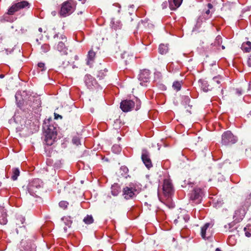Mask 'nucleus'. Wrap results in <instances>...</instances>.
<instances>
[{
  "label": "nucleus",
  "mask_w": 251,
  "mask_h": 251,
  "mask_svg": "<svg viewBox=\"0 0 251 251\" xmlns=\"http://www.w3.org/2000/svg\"><path fill=\"white\" fill-rule=\"evenodd\" d=\"M52 122V118L50 117L45 119L43 125V128L45 133L44 144L47 146H51L53 144L59 129L57 125L53 124Z\"/></svg>",
  "instance_id": "obj_1"
},
{
  "label": "nucleus",
  "mask_w": 251,
  "mask_h": 251,
  "mask_svg": "<svg viewBox=\"0 0 251 251\" xmlns=\"http://www.w3.org/2000/svg\"><path fill=\"white\" fill-rule=\"evenodd\" d=\"M251 203V201L250 199H246L242 202L241 205L235 211L233 215V219L235 222L239 223L243 219Z\"/></svg>",
  "instance_id": "obj_2"
},
{
  "label": "nucleus",
  "mask_w": 251,
  "mask_h": 251,
  "mask_svg": "<svg viewBox=\"0 0 251 251\" xmlns=\"http://www.w3.org/2000/svg\"><path fill=\"white\" fill-rule=\"evenodd\" d=\"M64 210L65 211V214L66 216L64 218V223L69 228H70L72 224V219L75 214V208L73 206V202L71 201L70 203L67 201H64Z\"/></svg>",
  "instance_id": "obj_3"
},
{
  "label": "nucleus",
  "mask_w": 251,
  "mask_h": 251,
  "mask_svg": "<svg viewBox=\"0 0 251 251\" xmlns=\"http://www.w3.org/2000/svg\"><path fill=\"white\" fill-rule=\"evenodd\" d=\"M65 42L66 44H64V59L68 63L71 64L77 60L78 57L72 50L73 48V43H70V42H67V40Z\"/></svg>",
  "instance_id": "obj_4"
},
{
  "label": "nucleus",
  "mask_w": 251,
  "mask_h": 251,
  "mask_svg": "<svg viewBox=\"0 0 251 251\" xmlns=\"http://www.w3.org/2000/svg\"><path fill=\"white\" fill-rule=\"evenodd\" d=\"M30 4L26 0L16 1L12 3L11 6L8 9V14H14L21 9L29 8Z\"/></svg>",
  "instance_id": "obj_5"
},
{
  "label": "nucleus",
  "mask_w": 251,
  "mask_h": 251,
  "mask_svg": "<svg viewBox=\"0 0 251 251\" xmlns=\"http://www.w3.org/2000/svg\"><path fill=\"white\" fill-rule=\"evenodd\" d=\"M43 185L42 181L39 178H35L29 182L27 190L29 194L32 196H36L38 190Z\"/></svg>",
  "instance_id": "obj_6"
},
{
  "label": "nucleus",
  "mask_w": 251,
  "mask_h": 251,
  "mask_svg": "<svg viewBox=\"0 0 251 251\" xmlns=\"http://www.w3.org/2000/svg\"><path fill=\"white\" fill-rule=\"evenodd\" d=\"M236 137L230 131L225 132L222 135L221 143L224 146H229L236 143Z\"/></svg>",
  "instance_id": "obj_7"
},
{
  "label": "nucleus",
  "mask_w": 251,
  "mask_h": 251,
  "mask_svg": "<svg viewBox=\"0 0 251 251\" xmlns=\"http://www.w3.org/2000/svg\"><path fill=\"white\" fill-rule=\"evenodd\" d=\"M76 2L73 0H69L64 2V17L73 13L76 8Z\"/></svg>",
  "instance_id": "obj_8"
},
{
  "label": "nucleus",
  "mask_w": 251,
  "mask_h": 251,
  "mask_svg": "<svg viewBox=\"0 0 251 251\" xmlns=\"http://www.w3.org/2000/svg\"><path fill=\"white\" fill-rule=\"evenodd\" d=\"M203 192L200 188H195L194 189L190 196V199L196 203H199L201 202Z\"/></svg>",
  "instance_id": "obj_9"
},
{
  "label": "nucleus",
  "mask_w": 251,
  "mask_h": 251,
  "mask_svg": "<svg viewBox=\"0 0 251 251\" xmlns=\"http://www.w3.org/2000/svg\"><path fill=\"white\" fill-rule=\"evenodd\" d=\"M164 195L166 197H170L173 192V186L170 179H165L163 185Z\"/></svg>",
  "instance_id": "obj_10"
},
{
  "label": "nucleus",
  "mask_w": 251,
  "mask_h": 251,
  "mask_svg": "<svg viewBox=\"0 0 251 251\" xmlns=\"http://www.w3.org/2000/svg\"><path fill=\"white\" fill-rule=\"evenodd\" d=\"M132 185V184H130L128 186H126L123 189V196L126 200L132 199L135 196V192L136 191V189Z\"/></svg>",
  "instance_id": "obj_11"
},
{
  "label": "nucleus",
  "mask_w": 251,
  "mask_h": 251,
  "mask_svg": "<svg viewBox=\"0 0 251 251\" xmlns=\"http://www.w3.org/2000/svg\"><path fill=\"white\" fill-rule=\"evenodd\" d=\"M141 159L148 169H150L152 167L151 160L150 158V153L147 150H143L142 151Z\"/></svg>",
  "instance_id": "obj_12"
},
{
  "label": "nucleus",
  "mask_w": 251,
  "mask_h": 251,
  "mask_svg": "<svg viewBox=\"0 0 251 251\" xmlns=\"http://www.w3.org/2000/svg\"><path fill=\"white\" fill-rule=\"evenodd\" d=\"M135 106V101L131 100H124L120 103V108L123 112H127L132 110Z\"/></svg>",
  "instance_id": "obj_13"
},
{
  "label": "nucleus",
  "mask_w": 251,
  "mask_h": 251,
  "mask_svg": "<svg viewBox=\"0 0 251 251\" xmlns=\"http://www.w3.org/2000/svg\"><path fill=\"white\" fill-rule=\"evenodd\" d=\"M221 83V77L218 75L214 77L211 79L208 85L207 89H205V91H211L214 88H219Z\"/></svg>",
  "instance_id": "obj_14"
},
{
  "label": "nucleus",
  "mask_w": 251,
  "mask_h": 251,
  "mask_svg": "<svg viewBox=\"0 0 251 251\" xmlns=\"http://www.w3.org/2000/svg\"><path fill=\"white\" fill-rule=\"evenodd\" d=\"M150 73L149 70H144L139 75L140 84L142 86H146V83L149 81Z\"/></svg>",
  "instance_id": "obj_15"
},
{
  "label": "nucleus",
  "mask_w": 251,
  "mask_h": 251,
  "mask_svg": "<svg viewBox=\"0 0 251 251\" xmlns=\"http://www.w3.org/2000/svg\"><path fill=\"white\" fill-rule=\"evenodd\" d=\"M86 85L89 89H93V87L97 84L96 80L90 75H86L85 77Z\"/></svg>",
  "instance_id": "obj_16"
},
{
  "label": "nucleus",
  "mask_w": 251,
  "mask_h": 251,
  "mask_svg": "<svg viewBox=\"0 0 251 251\" xmlns=\"http://www.w3.org/2000/svg\"><path fill=\"white\" fill-rule=\"evenodd\" d=\"M96 53L92 50L89 51L87 54V58L86 60V64L91 66L94 62Z\"/></svg>",
  "instance_id": "obj_17"
},
{
  "label": "nucleus",
  "mask_w": 251,
  "mask_h": 251,
  "mask_svg": "<svg viewBox=\"0 0 251 251\" xmlns=\"http://www.w3.org/2000/svg\"><path fill=\"white\" fill-rule=\"evenodd\" d=\"M183 0H168L169 7L172 10H175L181 4Z\"/></svg>",
  "instance_id": "obj_18"
},
{
  "label": "nucleus",
  "mask_w": 251,
  "mask_h": 251,
  "mask_svg": "<svg viewBox=\"0 0 251 251\" xmlns=\"http://www.w3.org/2000/svg\"><path fill=\"white\" fill-rule=\"evenodd\" d=\"M73 185H67L64 187V193L66 196H68L69 198L70 196H73L74 195V191H73Z\"/></svg>",
  "instance_id": "obj_19"
},
{
  "label": "nucleus",
  "mask_w": 251,
  "mask_h": 251,
  "mask_svg": "<svg viewBox=\"0 0 251 251\" xmlns=\"http://www.w3.org/2000/svg\"><path fill=\"white\" fill-rule=\"evenodd\" d=\"M122 58L124 60L125 63L127 65L132 61L133 57L132 55H130L128 52H125L123 54H122Z\"/></svg>",
  "instance_id": "obj_20"
},
{
  "label": "nucleus",
  "mask_w": 251,
  "mask_h": 251,
  "mask_svg": "<svg viewBox=\"0 0 251 251\" xmlns=\"http://www.w3.org/2000/svg\"><path fill=\"white\" fill-rule=\"evenodd\" d=\"M241 49L245 52H249L251 50V42L250 41L244 42L243 43Z\"/></svg>",
  "instance_id": "obj_21"
},
{
  "label": "nucleus",
  "mask_w": 251,
  "mask_h": 251,
  "mask_svg": "<svg viewBox=\"0 0 251 251\" xmlns=\"http://www.w3.org/2000/svg\"><path fill=\"white\" fill-rule=\"evenodd\" d=\"M7 220L6 218V214L4 209H2L0 212V224L1 225H5Z\"/></svg>",
  "instance_id": "obj_22"
},
{
  "label": "nucleus",
  "mask_w": 251,
  "mask_h": 251,
  "mask_svg": "<svg viewBox=\"0 0 251 251\" xmlns=\"http://www.w3.org/2000/svg\"><path fill=\"white\" fill-rule=\"evenodd\" d=\"M168 45L161 44L159 45L158 48L159 52L161 54H166L168 51Z\"/></svg>",
  "instance_id": "obj_23"
},
{
  "label": "nucleus",
  "mask_w": 251,
  "mask_h": 251,
  "mask_svg": "<svg viewBox=\"0 0 251 251\" xmlns=\"http://www.w3.org/2000/svg\"><path fill=\"white\" fill-rule=\"evenodd\" d=\"M13 15V14H8V11L6 13H5L3 15V19H4V22H10V23L13 22L16 19V18H14L13 17L10 16L11 15Z\"/></svg>",
  "instance_id": "obj_24"
},
{
  "label": "nucleus",
  "mask_w": 251,
  "mask_h": 251,
  "mask_svg": "<svg viewBox=\"0 0 251 251\" xmlns=\"http://www.w3.org/2000/svg\"><path fill=\"white\" fill-rule=\"evenodd\" d=\"M210 224L209 223H206L201 228V236L202 238L204 239L206 238V231L208 227H209Z\"/></svg>",
  "instance_id": "obj_25"
},
{
  "label": "nucleus",
  "mask_w": 251,
  "mask_h": 251,
  "mask_svg": "<svg viewBox=\"0 0 251 251\" xmlns=\"http://www.w3.org/2000/svg\"><path fill=\"white\" fill-rule=\"evenodd\" d=\"M244 230L245 231V235L248 237H251V225L248 224L244 227Z\"/></svg>",
  "instance_id": "obj_26"
},
{
  "label": "nucleus",
  "mask_w": 251,
  "mask_h": 251,
  "mask_svg": "<svg viewBox=\"0 0 251 251\" xmlns=\"http://www.w3.org/2000/svg\"><path fill=\"white\" fill-rule=\"evenodd\" d=\"M19 175H20V171H19V169L15 168L13 170L12 176H11V178L13 180H17L18 176H19Z\"/></svg>",
  "instance_id": "obj_27"
},
{
  "label": "nucleus",
  "mask_w": 251,
  "mask_h": 251,
  "mask_svg": "<svg viewBox=\"0 0 251 251\" xmlns=\"http://www.w3.org/2000/svg\"><path fill=\"white\" fill-rule=\"evenodd\" d=\"M83 222L87 225L92 224L94 222V219L91 215H87L83 219Z\"/></svg>",
  "instance_id": "obj_28"
},
{
  "label": "nucleus",
  "mask_w": 251,
  "mask_h": 251,
  "mask_svg": "<svg viewBox=\"0 0 251 251\" xmlns=\"http://www.w3.org/2000/svg\"><path fill=\"white\" fill-rule=\"evenodd\" d=\"M25 251H36L35 245L33 243H30L29 245H27L25 249Z\"/></svg>",
  "instance_id": "obj_29"
},
{
  "label": "nucleus",
  "mask_w": 251,
  "mask_h": 251,
  "mask_svg": "<svg viewBox=\"0 0 251 251\" xmlns=\"http://www.w3.org/2000/svg\"><path fill=\"white\" fill-rule=\"evenodd\" d=\"M173 87L175 90H176L177 91L180 90L181 87V82L178 81H175L173 83Z\"/></svg>",
  "instance_id": "obj_30"
},
{
  "label": "nucleus",
  "mask_w": 251,
  "mask_h": 251,
  "mask_svg": "<svg viewBox=\"0 0 251 251\" xmlns=\"http://www.w3.org/2000/svg\"><path fill=\"white\" fill-rule=\"evenodd\" d=\"M50 50V46L48 44H44L41 47V52L46 53Z\"/></svg>",
  "instance_id": "obj_31"
},
{
  "label": "nucleus",
  "mask_w": 251,
  "mask_h": 251,
  "mask_svg": "<svg viewBox=\"0 0 251 251\" xmlns=\"http://www.w3.org/2000/svg\"><path fill=\"white\" fill-rule=\"evenodd\" d=\"M72 142L74 145H75L76 146H78L79 144H80V139L79 137L74 136L72 139Z\"/></svg>",
  "instance_id": "obj_32"
},
{
  "label": "nucleus",
  "mask_w": 251,
  "mask_h": 251,
  "mask_svg": "<svg viewBox=\"0 0 251 251\" xmlns=\"http://www.w3.org/2000/svg\"><path fill=\"white\" fill-rule=\"evenodd\" d=\"M141 104V102L140 100L137 98H136V101L135 102V106H136L135 110L137 111L140 108Z\"/></svg>",
  "instance_id": "obj_33"
},
{
  "label": "nucleus",
  "mask_w": 251,
  "mask_h": 251,
  "mask_svg": "<svg viewBox=\"0 0 251 251\" xmlns=\"http://www.w3.org/2000/svg\"><path fill=\"white\" fill-rule=\"evenodd\" d=\"M105 76V75L102 70L97 72V77L99 79H102Z\"/></svg>",
  "instance_id": "obj_34"
},
{
  "label": "nucleus",
  "mask_w": 251,
  "mask_h": 251,
  "mask_svg": "<svg viewBox=\"0 0 251 251\" xmlns=\"http://www.w3.org/2000/svg\"><path fill=\"white\" fill-rule=\"evenodd\" d=\"M119 192V190L117 188L114 186L112 187L111 193L112 195L116 196L118 195Z\"/></svg>",
  "instance_id": "obj_35"
},
{
  "label": "nucleus",
  "mask_w": 251,
  "mask_h": 251,
  "mask_svg": "<svg viewBox=\"0 0 251 251\" xmlns=\"http://www.w3.org/2000/svg\"><path fill=\"white\" fill-rule=\"evenodd\" d=\"M55 49L59 52H61L63 50V42H59L55 47Z\"/></svg>",
  "instance_id": "obj_36"
},
{
  "label": "nucleus",
  "mask_w": 251,
  "mask_h": 251,
  "mask_svg": "<svg viewBox=\"0 0 251 251\" xmlns=\"http://www.w3.org/2000/svg\"><path fill=\"white\" fill-rule=\"evenodd\" d=\"M222 42V38L221 36L218 35L216 37L215 39V44L217 45H220Z\"/></svg>",
  "instance_id": "obj_37"
},
{
  "label": "nucleus",
  "mask_w": 251,
  "mask_h": 251,
  "mask_svg": "<svg viewBox=\"0 0 251 251\" xmlns=\"http://www.w3.org/2000/svg\"><path fill=\"white\" fill-rule=\"evenodd\" d=\"M45 64L42 62H40L38 64V67L42 68V70H41L42 71L46 70V68H45Z\"/></svg>",
  "instance_id": "obj_38"
},
{
  "label": "nucleus",
  "mask_w": 251,
  "mask_h": 251,
  "mask_svg": "<svg viewBox=\"0 0 251 251\" xmlns=\"http://www.w3.org/2000/svg\"><path fill=\"white\" fill-rule=\"evenodd\" d=\"M54 119H55V120H57L59 118L61 119L62 118V117L61 115H59L56 113H54Z\"/></svg>",
  "instance_id": "obj_39"
},
{
  "label": "nucleus",
  "mask_w": 251,
  "mask_h": 251,
  "mask_svg": "<svg viewBox=\"0 0 251 251\" xmlns=\"http://www.w3.org/2000/svg\"><path fill=\"white\" fill-rule=\"evenodd\" d=\"M183 100H184L185 102L187 103L190 101V99L188 96H184L183 98Z\"/></svg>",
  "instance_id": "obj_40"
},
{
  "label": "nucleus",
  "mask_w": 251,
  "mask_h": 251,
  "mask_svg": "<svg viewBox=\"0 0 251 251\" xmlns=\"http://www.w3.org/2000/svg\"><path fill=\"white\" fill-rule=\"evenodd\" d=\"M167 6H168V2L167 1L164 2L162 4V9L166 8L167 7Z\"/></svg>",
  "instance_id": "obj_41"
},
{
  "label": "nucleus",
  "mask_w": 251,
  "mask_h": 251,
  "mask_svg": "<svg viewBox=\"0 0 251 251\" xmlns=\"http://www.w3.org/2000/svg\"><path fill=\"white\" fill-rule=\"evenodd\" d=\"M181 221V218L180 216H178L177 219H175L174 221L175 223H176V224L178 223L179 222H180Z\"/></svg>",
  "instance_id": "obj_42"
},
{
  "label": "nucleus",
  "mask_w": 251,
  "mask_h": 251,
  "mask_svg": "<svg viewBox=\"0 0 251 251\" xmlns=\"http://www.w3.org/2000/svg\"><path fill=\"white\" fill-rule=\"evenodd\" d=\"M248 64L249 67H251V53L248 60Z\"/></svg>",
  "instance_id": "obj_43"
},
{
  "label": "nucleus",
  "mask_w": 251,
  "mask_h": 251,
  "mask_svg": "<svg viewBox=\"0 0 251 251\" xmlns=\"http://www.w3.org/2000/svg\"><path fill=\"white\" fill-rule=\"evenodd\" d=\"M233 226V225L232 223H230V224H227V225H225V228L228 227L229 228H230L231 227H232Z\"/></svg>",
  "instance_id": "obj_44"
},
{
  "label": "nucleus",
  "mask_w": 251,
  "mask_h": 251,
  "mask_svg": "<svg viewBox=\"0 0 251 251\" xmlns=\"http://www.w3.org/2000/svg\"><path fill=\"white\" fill-rule=\"evenodd\" d=\"M236 93L238 95H240L242 94V90H239L238 89H236Z\"/></svg>",
  "instance_id": "obj_45"
},
{
  "label": "nucleus",
  "mask_w": 251,
  "mask_h": 251,
  "mask_svg": "<svg viewBox=\"0 0 251 251\" xmlns=\"http://www.w3.org/2000/svg\"><path fill=\"white\" fill-rule=\"evenodd\" d=\"M61 6V7H60V12H59V14L60 15V16H62V15H63L62 14V10H63V3L61 4L60 5Z\"/></svg>",
  "instance_id": "obj_46"
},
{
  "label": "nucleus",
  "mask_w": 251,
  "mask_h": 251,
  "mask_svg": "<svg viewBox=\"0 0 251 251\" xmlns=\"http://www.w3.org/2000/svg\"><path fill=\"white\" fill-rule=\"evenodd\" d=\"M19 220L22 224H23L25 221V219L24 217H20Z\"/></svg>",
  "instance_id": "obj_47"
},
{
  "label": "nucleus",
  "mask_w": 251,
  "mask_h": 251,
  "mask_svg": "<svg viewBox=\"0 0 251 251\" xmlns=\"http://www.w3.org/2000/svg\"><path fill=\"white\" fill-rule=\"evenodd\" d=\"M207 7L208 8V9H212L213 8V5L211 3H208L207 4Z\"/></svg>",
  "instance_id": "obj_48"
},
{
  "label": "nucleus",
  "mask_w": 251,
  "mask_h": 251,
  "mask_svg": "<svg viewBox=\"0 0 251 251\" xmlns=\"http://www.w3.org/2000/svg\"><path fill=\"white\" fill-rule=\"evenodd\" d=\"M19 96H20V94L18 92L16 93V95H15V99H16V101L18 100Z\"/></svg>",
  "instance_id": "obj_49"
},
{
  "label": "nucleus",
  "mask_w": 251,
  "mask_h": 251,
  "mask_svg": "<svg viewBox=\"0 0 251 251\" xmlns=\"http://www.w3.org/2000/svg\"><path fill=\"white\" fill-rule=\"evenodd\" d=\"M0 23H4V19H3V16L1 17H0Z\"/></svg>",
  "instance_id": "obj_50"
},
{
  "label": "nucleus",
  "mask_w": 251,
  "mask_h": 251,
  "mask_svg": "<svg viewBox=\"0 0 251 251\" xmlns=\"http://www.w3.org/2000/svg\"><path fill=\"white\" fill-rule=\"evenodd\" d=\"M56 14V12L55 11H53L51 12V15L53 16H55Z\"/></svg>",
  "instance_id": "obj_51"
},
{
  "label": "nucleus",
  "mask_w": 251,
  "mask_h": 251,
  "mask_svg": "<svg viewBox=\"0 0 251 251\" xmlns=\"http://www.w3.org/2000/svg\"><path fill=\"white\" fill-rule=\"evenodd\" d=\"M59 205L60 207H63V201H60V202L59 203Z\"/></svg>",
  "instance_id": "obj_52"
},
{
  "label": "nucleus",
  "mask_w": 251,
  "mask_h": 251,
  "mask_svg": "<svg viewBox=\"0 0 251 251\" xmlns=\"http://www.w3.org/2000/svg\"><path fill=\"white\" fill-rule=\"evenodd\" d=\"M181 217H182V218H183L184 219L185 222L187 221V219H188L187 216H186V217H184L183 216H181Z\"/></svg>",
  "instance_id": "obj_53"
},
{
  "label": "nucleus",
  "mask_w": 251,
  "mask_h": 251,
  "mask_svg": "<svg viewBox=\"0 0 251 251\" xmlns=\"http://www.w3.org/2000/svg\"><path fill=\"white\" fill-rule=\"evenodd\" d=\"M205 13L208 15L210 13V9H208L207 10H206Z\"/></svg>",
  "instance_id": "obj_54"
},
{
  "label": "nucleus",
  "mask_w": 251,
  "mask_h": 251,
  "mask_svg": "<svg viewBox=\"0 0 251 251\" xmlns=\"http://www.w3.org/2000/svg\"><path fill=\"white\" fill-rule=\"evenodd\" d=\"M38 30L39 32H42V28L41 27L39 28Z\"/></svg>",
  "instance_id": "obj_55"
},
{
  "label": "nucleus",
  "mask_w": 251,
  "mask_h": 251,
  "mask_svg": "<svg viewBox=\"0 0 251 251\" xmlns=\"http://www.w3.org/2000/svg\"><path fill=\"white\" fill-rule=\"evenodd\" d=\"M215 251H222L218 248H216Z\"/></svg>",
  "instance_id": "obj_56"
},
{
  "label": "nucleus",
  "mask_w": 251,
  "mask_h": 251,
  "mask_svg": "<svg viewBox=\"0 0 251 251\" xmlns=\"http://www.w3.org/2000/svg\"><path fill=\"white\" fill-rule=\"evenodd\" d=\"M58 35L57 34H56L54 36V38H56V37H58Z\"/></svg>",
  "instance_id": "obj_57"
},
{
  "label": "nucleus",
  "mask_w": 251,
  "mask_h": 251,
  "mask_svg": "<svg viewBox=\"0 0 251 251\" xmlns=\"http://www.w3.org/2000/svg\"><path fill=\"white\" fill-rule=\"evenodd\" d=\"M3 77H4L3 75H0V78H3Z\"/></svg>",
  "instance_id": "obj_58"
},
{
  "label": "nucleus",
  "mask_w": 251,
  "mask_h": 251,
  "mask_svg": "<svg viewBox=\"0 0 251 251\" xmlns=\"http://www.w3.org/2000/svg\"><path fill=\"white\" fill-rule=\"evenodd\" d=\"M222 48L223 50H224L225 49V47L224 46H222Z\"/></svg>",
  "instance_id": "obj_59"
},
{
  "label": "nucleus",
  "mask_w": 251,
  "mask_h": 251,
  "mask_svg": "<svg viewBox=\"0 0 251 251\" xmlns=\"http://www.w3.org/2000/svg\"><path fill=\"white\" fill-rule=\"evenodd\" d=\"M64 231H66V230H67V228H66V227H64Z\"/></svg>",
  "instance_id": "obj_60"
},
{
  "label": "nucleus",
  "mask_w": 251,
  "mask_h": 251,
  "mask_svg": "<svg viewBox=\"0 0 251 251\" xmlns=\"http://www.w3.org/2000/svg\"><path fill=\"white\" fill-rule=\"evenodd\" d=\"M251 89V86H250V85H249V88L248 89L250 90Z\"/></svg>",
  "instance_id": "obj_61"
},
{
  "label": "nucleus",
  "mask_w": 251,
  "mask_h": 251,
  "mask_svg": "<svg viewBox=\"0 0 251 251\" xmlns=\"http://www.w3.org/2000/svg\"><path fill=\"white\" fill-rule=\"evenodd\" d=\"M6 54H8L7 50H6Z\"/></svg>",
  "instance_id": "obj_62"
},
{
  "label": "nucleus",
  "mask_w": 251,
  "mask_h": 251,
  "mask_svg": "<svg viewBox=\"0 0 251 251\" xmlns=\"http://www.w3.org/2000/svg\"><path fill=\"white\" fill-rule=\"evenodd\" d=\"M73 104H74V103H73V102H72V104H71V107H73Z\"/></svg>",
  "instance_id": "obj_63"
},
{
  "label": "nucleus",
  "mask_w": 251,
  "mask_h": 251,
  "mask_svg": "<svg viewBox=\"0 0 251 251\" xmlns=\"http://www.w3.org/2000/svg\"><path fill=\"white\" fill-rule=\"evenodd\" d=\"M16 232H17V233L18 234V230L17 229V228L16 229Z\"/></svg>",
  "instance_id": "obj_64"
}]
</instances>
